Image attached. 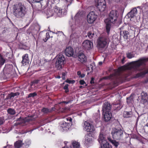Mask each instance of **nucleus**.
I'll use <instances>...</instances> for the list:
<instances>
[{
	"label": "nucleus",
	"instance_id": "f257e3e1",
	"mask_svg": "<svg viewBox=\"0 0 148 148\" xmlns=\"http://www.w3.org/2000/svg\"><path fill=\"white\" fill-rule=\"evenodd\" d=\"M27 9L24 4L19 3L16 5L14 9L13 14L15 17L19 19L24 18L27 12Z\"/></svg>",
	"mask_w": 148,
	"mask_h": 148
},
{
	"label": "nucleus",
	"instance_id": "f03ea898",
	"mask_svg": "<svg viewBox=\"0 0 148 148\" xmlns=\"http://www.w3.org/2000/svg\"><path fill=\"white\" fill-rule=\"evenodd\" d=\"M106 79H112V87L114 88L118 86L125 81L126 77L123 75H116L114 74H110L109 76L105 77Z\"/></svg>",
	"mask_w": 148,
	"mask_h": 148
},
{
	"label": "nucleus",
	"instance_id": "7ed1b4c3",
	"mask_svg": "<svg viewBox=\"0 0 148 148\" xmlns=\"http://www.w3.org/2000/svg\"><path fill=\"white\" fill-rule=\"evenodd\" d=\"M139 69V59L136 61L129 63L127 65L121 66L118 68L120 71L133 70L134 71L138 70Z\"/></svg>",
	"mask_w": 148,
	"mask_h": 148
},
{
	"label": "nucleus",
	"instance_id": "20e7f679",
	"mask_svg": "<svg viewBox=\"0 0 148 148\" xmlns=\"http://www.w3.org/2000/svg\"><path fill=\"white\" fill-rule=\"evenodd\" d=\"M111 134L113 139L116 140H122L124 136L123 130L120 128L112 129Z\"/></svg>",
	"mask_w": 148,
	"mask_h": 148
},
{
	"label": "nucleus",
	"instance_id": "39448f33",
	"mask_svg": "<svg viewBox=\"0 0 148 148\" xmlns=\"http://www.w3.org/2000/svg\"><path fill=\"white\" fill-rule=\"evenodd\" d=\"M65 59L64 56L62 54L58 55L56 62V66L58 69H62L64 66Z\"/></svg>",
	"mask_w": 148,
	"mask_h": 148
},
{
	"label": "nucleus",
	"instance_id": "423d86ee",
	"mask_svg": "<svg viewBox=\"0 0 148 148\" xmlns=\"http://www.w3.org/2000/svg\"><path fill=\"white\" fill-rule=\"evenodd\" d=\"M118 12L116 10H112L110 13L108 17L106 20V21L114 23L118 17Z\"/></svg>",
	"mask_w": 148,
	"mask_h": 148
},
{
	"label": "nucleus",
	"instance_id": "0eeeda50",
	"mask_svg": "<svg viewBox=\"0 0 148 148\" xmlns=\"http://www.w3.org/2000/svg\"><path fill=\"white\" fill-rule=\"evenodd\" d=\"M98 13L97 10L95 9L94 11L90 12L87 15V21L89 24H92L94 23L97 18Z\"/></svg>",
	"mask_w": 148,
	"mask_h": 148
},
{
	"label": "nucleus",
	"instance_id": "6e6552de",
	"mask_svg": "<svg viewBox=\"0 0 148 148\" xmlns=\"http://www.w3.org/2000/svg\"><path fill=\"white\" fill-rule=\"evenodd\" d=\"M95 9L97 10L98 13L103 12L106 6L105 0H98Z\"/></svg>",
	"mask_w": 148,
	"mask_h": 148
},
{
	"label": "nucleus",
	"instance_id": "1a4fd4ad",
	"mask_svg": "<svg viewBox=\"0 0 148 148\" xmlns=\"http://www.w3.org/2000/svg\"><path fill=\"white\" fill-rule=\"evenodd\" d=\"M107 45V42L106 39L100 37L97 41V46L98 48H103L105 47Z\"/></svg>",
	"mask_w": 148,
	"mask_h": 148
},
{
	"label": "nucleus",
	"instance_id": "9d476101",
	"mask_svg": "<svg viewBox=\"0 0 148 148\" xmlns=\"http://www.w3.org/2000/svg\"><path fill=\"white\" fill-rule=\"evenodd\" d=\"M37 113L35 112L34 115H30L29 114L27 116L25 117L23 119V122L26 123L29 122L31 121L35 120L36 118L38 117V115H37Z\"/></svg>",
	"mask_w": 148,
	"mask_h": 148
},
{
	"label": "nucleus",
	"instance_id": "9b49d317",
	"mask_svg": "<svg viewBox=\"0 0 148 148\" xmlns=\"http://www.w3.org/2000/svg\"><path fill=\"white\" fill-rule=\"evenodd\" d=\"M84 127L85 130L88 132H91L94 131L93 125L87 121L85 122Z\"/></svg>",
	"mask_w": 148,
	"mask_h": 148
},
{
	"label": "nucleus",
	"instance_id": "f8f14e48",
	"mask_svg": "<svg viewBox=\"0 0 148 148\" xmlns=\"http://www.w3.org/2000/svg\"><path fill=\"white\" fill-rule=\"evenodd\" d=\"M84 49L88 50L90 49L93 47V43L88 40H85L82 43Z\"/></svg>",
	"mask_w": 148,
	"mask_h": 148
},
{
	"label": "nucleus",
	"instance_id": "ddd939ff",
	"mask_svg": "<svg viewBox=\"0 0 148 148\" xmlns=\"http://www.w3.org/2000/svg\"><path fill=\"white\" fill-rule=\"evenodd\" d=\"M111 112H103L102 114L104 121L106 122L109 121L112 116Z\"/></svg>",
	"mask_w": 148,
	"mask_h": 148
},
{
	"label": "nucleus",
	"instance_id": "4468645a",
	"mask_svg": "<svg viewBox=\"0 0 148 148\" xmlns=\"http://www.w3.org/2000/svg\"><path fill=\"white\" fill-rule=\"evenodd\" d=\"M74 52L73 48L70 47H67L65 50L66 55L68 57L72 56L74 54Z\"/></svg>",
	"mask_w": 148,
	"mask_h": 148
},
{
	"label": "nucleus",
	"instance_id": "2eb2a0df",
	"mask_svg": "<svg viewBox=\"0 0 148 148\" xmlns=\"http://www.w3.org/2000/svg\"><path fill=\"white\" fill-rule=\"evenodd\" d=\"M111 109V105L108 102H105L103 105L102 111H110Z\"/></svg>",
	"mask_w": 148,
	"mask_h": 148
},
{
	"label": "nucleus",
	"instance_id": "dca6fc26",
	"mask_svg": "<svg viewBox=\"0 0 148 148\" xmlns=\"http://www.w3.org/2000/svg\"><path fill=\"white\" fill-rule=\"evenodd\" d=\"M78 57L79 60L82 63L85 62L87 60L86 56L83 53H79Z\"/></svg>",
	"mask_w": 148,
	"mask_h": 148
},
{
	"label": "nucleus",
	"instance_id": "f3484780",
	"mask_svg": "<svg viewBox=\"0 0 148 148\" xmlns=\"http://www.w3.org/2000/svg\"><path fill=\"white\" fill-rule=\"evenodd\" d=\"M92 134L91 133H89L86 134L85 136V143L88 144L90 143L92 141Z\"/></svg>",
	"mask_w": 148,
	"mask_h": 148
},
{
	"label": "nucleus",
	"instance_id": "a211bd4d",
	"mask_svg": "<svg viewBox=\"0 0 148 148\" xmlns=\"http://www.w3.org/2000/svg\"><path fill=\"white\" fill-rule=\"evenodd\" d=\"M54 13L59 16H61L62 13V9L57 6H55L54 8Z\"/></svg>",
	"mask_w": 148,
	"mask_h": 148
},
{
	"label": "nucleus",
	"instance_id": "6ab92c4d",
	"mask_svg": "<svg viewBox=\"0 0 148 148\" xmlns=\"http://www.w3.org/2000/svg\"><path fill=\"white\" fill-rule=\"evenodd\" d=\"M137 10L136 8H134L130 12L127 14L128 18H132L134 17L137 13Z\"/></svg>",
	"mask_w": 148,
	"mask_h": 148
},
{
	"label": "nucleus",
	"instance_id": "aec40b11",
	"mask_svg": "<svg viewBox=\"0 0 148 148\" xmlns=\"http://www.w3.org/2000/svg\"><path fill=\"white\" fill-rule=\"evenodd\" d=\"M29 61L28 54H26L22 56V60L21 63L23 65L26 64V63H29Z\"/></svg>",
	"mask_w": 148,
	"mask_h": 148
},
{
	"label": "nucleus",
	"instance_id": "412c9836",
	"mask_svg": "<svg viewBox=\"0 0 148 148\" xmlns=\"http://www.w3.org/2000/svg\"><path fill=\"white\" fill-rule=\"evenodd\" d=\"M108 140L115 147H117L119 145V143L118 142L116 141L115 140L112 139L110 137H108Z\"/></svg>",
	"mask_w": 148,
	"mask_h": 148
},
{
	"label": "nucleus",
	"instance_id": "4be33fe9",
	"mask_svg": "<svg viewBox=\"0 0 148 148\" xmlns=\"http://www.w3.org/2000/svg\"><path fill=\"white\" fill-rule=\"evenodd\" d=\"M141 99L143 100V102L144 103H146L147 102L148 99V97L147 94L144 92H143L141 93Z\"/></svg>",
	"mask_w": 148,
	"mask_h": 148
},
{
	"label": "nucleus",
	"instance_id": "5701e85b",
	"mask_svg": "<svg viewBox=\"0 0 148 148\" xmlns=\"http://www.w3.org/2000/svg\"><path fill=\"white\" fill-rule=\"evenodd\" d=\"M105 22L106 23V31L108 34H109L111 26V23H112L109 22L108 21H106V20H105Z\"/></svg>",
	"mask_w": 148,
	"mask_h": 148
},
{
	"label": "nucleus",
	"instance_id": "b1692460",
	"mask_svg": "<svg viewBox=\"0 0 148 148\" xmlns=\"http://www.w3.org/2000/svg\"><path fill=\"white\" fill-rule=\"evenodd\" d=\"M101 148H112L111 145L107 141L106 142H104L101 144Z\"/></svg>",
	"mask_w": 148,
	"mask_h": 148
},
{
	"label": "nucleus",
	"instance_id": "393cba45",
	"mask_svg": "<svg viewBox=\"0 0 148 148\" xmlns=\"http://www.w3.org/2000/svg\"><path fill=\"white\" fill-rule=\"evenodd\" d=\"M99 142L101 144L104 142H106V140L104 137L103 135V134H100L99 136L98 139Z\"/></svg>",
	"mask_w": 148,
	"mask_h": 148
},
{
	"label": "nucleus",
	"instance_id": "a878e982",
	"mask_svg": "<svg viewBox=\"0 0 148 148\" xmlns=\"http://www.w3.org/2000/svg\"><path fill=\"white\" fill-rule=\"evenodd\" d=\"M23 144L21 140H18L16 142L14 143V146L16 148H20L23 145Z\"/></svg>",
	"mask_w": 148,
	"mask_h": 148
},
{
	"label": "nucleus",
	"instance_id": "bb28decb",
	"mask_svg": "<svg viewBox=\"0 0 148 148\" xmlns=\"http://www.w3.org/2000/svg\"><path fill=\"white\" fill-rule=\"evenodd\" d=\"M127 57L128 59H131L134 57L135 54L133 51L127 52L126 53Z\"/></svg>",
	"mask_w": 148,
	"mask_h": 148
},
{
	"label": "nucleus",
	"instance_id": "cd10ccee",
	"mask_svg": "<svg viewBox=\"0 0 148 148\" xmlns=\"http://www.w3.org/2000/svg\"><path fill=\"white\" fill-rule=\"evenodd\" d=\"M123 116L126 118L131 117L132 116V112H124Z\"/></svg>",
	"mask_w": 148,
	"mask_h": 148
},
{
	"label": "nucleus",
	"instance_id": "c85d7f7f",
	"mask_svg": "<svg viewBox=\"0 0 148 148\" xmlns=\"http://www.w3.org/2000/svg\"><path fill=\"white\" fill-rule=\"evenodd\" d=\"M133 101V97L132 95H131L130 97L127 98V102L128 104L130 105Z\"/></svg>",
	"mask_w": 148,
	"mask_h": 148
},
{
	"label": "nucleus",
	"instance_id": "c756f323",
	"mask_svg": "<svg viewBox=\"0 0 148 148\" xmlns=\"http://www.w3.org/2000/svg\"><path fill=\"white\" fill-rule=\"evenodd\" d=\"M148 61V58H143L139 59V65L144 64L145 62Z\"/></svg>",
	"mask_w": 148,
	"mask_h": 148
},
{
	"label": "nucleus",
	"instance_id": "7c9ffc66",
	"mask_svg": "<svg viewBox=\"0 0 148 148\" xmlns=\"http://www.w3.org/2000/svg\"><path fill=\"white\" fill-rule=\"evenodd\" d=\"M5 60L3 56L0 54V67L5 62Z\"/></svg>",
	"mask_w": 148,
	"mask_h": 148
},
{
	"label": "nucleus",
	"instance_id": "2f4dec72",
	"mask_svg": "<svg viewBox=\"0 0 148 148\" xmlns=\"http://www.w3.org/2000/svg\"><path fill=\"white\" fill-rule=\"evenodd\" d=\"M73 148H79L80 147V144L78 142L76 141H74L72 143Z\"/></svg>",
	"mask_w": 148,
	"mask_h": 148
},
{
	"label": "nucleus",
	"instance_id": "473e14b6",
	"mask_svg": "<svg viewBox=\"0 0 148 148\" xmlns=\"http://www.w3.org/2000/svg\"><path fill=\"white\" fill-rule=\"evenodd\" d=\"M148 73V69L144 70L139 71V77H143L146 73Z\"/></svg>",
	"mask_w": 148,
	"mask_h": 148
},
{
	"label": "nucleus",
	"instance_id": "72a5a7b5",
	"mask_svg": "<svg viewBox=\"0 0 148 148\" xmlns=\"http://www.w3.org/2000/svg\"><path fill=\"white\" fill-rule=\"evenodd\" d=\"M94 35V33L92 31H90L88 32L87 33V36L90 39L92 38Z\"/></svg>",
	"mask_w": 148,
	"mask_h": 148
},
{
	"label": "nucleus",
	"instance_id": "f704fd0d",
	"mask_svg": "<svg viewBox=\"0 0 148 148\" xmlns=\"http://www.w3.org/2000/svg\"><path fill=\"white\" fill-rule=\"evenodd\" d=\"M40 81V79H35L31 83V86H32L33 85H35V84H38L39 82Z\"/></svg>",
	"mask_w": 148,
	"mask_h": 148
},
{
	"label": "nucleus",
	"instance_id": "c9c22d12",
	"mask_svg": "<svg viewBox=\"0 0 148 148\" xmlns=\"http://www.w3.org/2000/svg\"><path fill=\"white\" fill-rule=\"evenodd\" d=\"M114 108H115L114 110H116V111L119 110L122 107L120 105L116 104L114 106Z\"/></svg>",
	"mask_w": 148,
	"mask_h": 148
},
{
	"label": "nucleus",
	"instance_id": "e433bc0d",
	"mask_svg": "<svg viewBox=\"0 0 148 148\" xmlns=\"http://www.w3.org/2000/svg\"><path fill=\"white\" fill-rule=\"evenodd\" d=\"M50 38L49 33L47 32L46 34V37L45 38L43 39V40L45 42H46L47 40Z\"/></svg>",
	"mask_w": 148,
	"mask_h": 148
},
{
	"label": "nucleus",
	"instance_id": "4c0bfd02",
	"mask_svg": "<svg viewBox=\"0 0 148 148\" xmlns=\"http://www.w3.org/2000/svg\"><path fill=\"white\" fill-rule=\"evenodd\" d=\"M124 35L123 37L127 39L128 37V35L129 34V32L128 31L124 30L123 32Z\"/></svg>",
	"mask_w": 148,
	"mask_h": 148
},
{
	"label": "nucleus",
	"instance_id": "58836bf2",
	"mask_svg": "<svg viewBox=\"0 0 148 148\" xmlns=\"http://www.w3.org/2000/svg\"><path fill=\"white\" fill-rule=\"evenodd\" d=\"M37 95V93L36 92H34L33 93H30L28 95V98L31 97H33Z\"/></svg>",
	"mask_w": 148,
	"mask_h": 148
},
{
	"label": "nucleus",
	"instance_id": "ea45409f",
	"mask_svg": "<svg viewBox=\"0 0 148 148\" xmlns=\"http://www.w3.org/2000/svg\"><path fill=\"white\" fill-rule=\"evenodd\" d=\"M69 85L68 84H66L63 88L64 90H65V92L67 93L69 91L68 86Z\"/></svg>",
	"mask_w": 148,
	"mask_h": 148
},
{
	"label": "nucleus",
	"instance_id": "a19ab883",
	"mask_svg": "<svg viewBox=\"0 0 148 148\" xmlns=\"http://www.w3.org/2000/svg\"><path fill=\"white\" fill-rule=\"evenodd\" d=\"M13 97L14 95H13L12 92L10 94L8 95L7 97V98L8 99H11L12 98H13Z\"/></svg>",
	"mask_w": 148,
	"mask_h": 148
},
{
	"label": "nucleus",
	"instance_id": "79ce46f5",
	"mask_svg": "<svg viewBox=\"0 0 148 148\" xmlns=\"http://www.w3.org/2000/svg\"><path fill=\"white\" fill-rule=\"evenodd\" d=\"M5 122V121L3 118L0 117V125L3 124Z\"/></svg>",
	"mask_w": 148,
	"mask_h": 148
},
{
	"label": "nucleus",
	"instance_id": "37998d69",
	"mask_svg": "<svg viewBox=\"0 0 148 148\" xmlns=\"http://www.w3.org/2000/svg\"><path fill=\"white\" fill-rule=\"evenodd\" d=\"M79 84L81 85H84V84H86V86L87 85L85 82L83 80H81L79 81Z\"/></svg>",
	"mask_w": 148,
	"mask_h": 148
},
{
	"label": "nucleus",
	"instance_id": "c03bdc74",
	"mask_svg": "<svg viewBox=\"0 0 148 148\" xmlns=\"http://www.w3.org/2000/svg\"><path fill=\"white\" fill-rule=\"evenodd\" d=\"M66 82L69 83H74L75 82V81L74 80H69L68 79H67L66 81Z\"/></svg>",
	"mask_w": 148,
	"mask_h": 148
},
{
	"label": "nucleus",
	"instance_id": "a18cd8bd",
	"mask_svg": "<svg viewBox=\"0 0 148 148\" xmlns=\"http://www.w3.org/2000/svg\"><path fill=\"white\" fill-rule=\"evenodd\" d=\"M13 95H14V97L15 96H18L20 95V93L19 92H16V93H14L12 92Z\"/></svg>",
	"mask_w": 148,
	"mask_h": 148
},
{
	"label": "nucleus",
	"instance_id": "49530a36",
	"mask_svg": "<svg viewBox=\"0 0 148 148\" xmlns=\"http://www.w3.org/2000/svg\"><path fill=\"white\" fill-rule=\"evenodd\" d=\"M8 112L9 114H11V115H14L16 113L15 112Z\"/></svg>",
	"mask_w": 148,
	"mask_h": 148
},
{
	"label": "nucleus",
	"instance_id": "de8ad7c7",
	"mask_svg": "<svg viewBox=\"0 0 148 148\" xmlns=\"http://www.w3.org/2000/svg\"><path fill=\"white\" fill-rule=\"evenodd\" d=\"M41 111H49V109L46 108H43L42 110H41Z\"/></svg>",
	"mask_w": 148,
	"mask_h": 148
},
{
	"label": "nucleus",
	"instance_id": "09e8293b",
	"mask_svg": "<svg viewBox=\"0 0 148 148\" xmlns=\"http://www.w3.org/2000/svg\"><path fill=\"white\" fill-rule=\"evenodd\" d=\"M125 57L123 56V58L121 60V62L123 64L124 63V62L125 61Z\"/></svg>",
	"mask_w": 148,
	"mask_h": 148
},
{
	"label": "nucleus",
	"instance_id": "8fccbe9b",
	"mask_svg": "<svg viewBox=\"0 0 148 148\" xmlns=\"http://www.w3.org/2000/svg\"><path fill=\"white\" fill-rule=\"evenodd\" d=\"M71 101H63L62 102L66 104H68L69 103H70Z\"/></svg>",
	"mask_w": 148,
	"mask_h": 148
},
{
	"label": "nucleus",
	"instance_id": "3c124183",
	"mask_svg": "<svg viewBox=\"0 0 148 148\" xmlns=\"http://www.w3.org/2000/svg\"><path fill=\"white\" fill-rule=\"evenodd\" d=\"M68 121H72V119L71 118L69 117L66 119Z\"/></svg>",
	"mask_w": 148,
	"mask_h": 148
},
{
	"label": "nucleus",
	"instance_id": "603ef678",
	"mask_svg": "<svg viewBox=\"0 0 148 148\" xmlns=\"http://www.w3.org/2000/svg\"><path fill=\"white\" fill-rule=\"evenodd\" d=\"M134 29V27H131V26H129L128 28V29L129 31L130 29H132V30L133 31L134 30H133V29Z\"/></svg>",
	"mask_w": 148,
	"mask_h": 148
},
{
	"label": "nucleus",
	"instance_id": "864d4df0",
	"mask_svg": "<svg viewBox=\"0 0 148 148\" xmlns=\"http://www.w3.org/2000/svg\"><path fill=\"white\" fill-rule=\"evenodd\" d=\"M77 74L79 76V77L81 75V71H78L77 72Z\"/></svg>",
	"mask_w": 148,
	"mask_h": 148
},
{
	"label": "nucleus",
	"instance_id": "5fc2aeb1",
	"mask_svg": "<svg viewBox=\"0 0 148 148\" xmlns=\"http://www.w3.org/2000/svg\"><path fill=\"white\" fill-rule=\"evenodd\" d=\"M94 83V78H92L91 79L90 81V83L91 84H92Z\"/></svg>",
	"mask_w": 148,
	"mask_h": 148
},
{
	"label": "nucleus",
	"instance_id": "6e6d98bb",
	"mask_svg": "<svg viewBox=\"0 0 148 148\" xmlns=\"http://www.w3.org/2000/svg\"><path fill=\"white\" fill-rule=\"evenodd\" d=\"M85 74H81V75L79 77L81 78H83L85 77Z\"/></svg>",
	"mask_w": 148,
	"mask_h": 148
},
{
	"label": "nucleus",
	"instance_id": "4d7b16f0",
	"mask_svg": "<svg viewBox=\"0 0 148 148\" xmlns=\"http://www.w3.org/2000/svg\"><path fill=\"white\" fill-rule=\"evenodd\" d=\"M7 111H15L14 110L12 109L11 108H8L7 110Z\"/></svg>",
	"mask_w": 148,
	"mask_h": 148
},
{
	"label": "nucleus",
	"instance_id": "13d9d810",
	"mask_svg": "<svg viewBox=\"0 0 148 148\" xmlns=\"http://www.w3.org/2000/svg\"><path fill=\"white\" fill-rule=\"evenodd\" d=\"M66 75V73L65 72H62V76H65Z\"/></svg>",
	"mask_w": 148,
	"mask_h": 148
},
{
	"label": "nucleus",
	"instance_id": "bf43d9fd",
	"mask_svg": "<svg viewBox=\"0 0 148 148\" xmlns=\"http://www.w3.org/2000/svg\"><path fill=\"white\" fill-rule=\"evenodd\" d=\"M102 62H99V65H101L102 64Z\"/></svg>",
	"mask_w": 148,
	"mask_h": 148
},
{
	"label": "nucleus",
	"instance_id": "052dcab7",
	"mask_svg": "<svg viewBox=\"0 0 148 148\" xmlns=\"http://www.w3.org/2000/svg\"><path fill=\"white\" fill-rule=\"evenodd\" d=\"M77 114L79 116H81L82 115V114L81 113H77Z\"/></svg>",
	"mask_w": 148,
	"mask_h": 148
},
{
	"label": "nucleus",
	"instance_id": "680f3d73",
	"mask_svg": "<svg viewBox=\"0 0 148 148\" xmlns=\"http://www.w3.org/2000/svg\"><path fill=\"white\" fill-rule=\"evenodd\" d=\"M136 77H139V73H138L136 75Z\"/></svg>",
	"mask_w": 148,
	"mask_h": 148
},
{
	"label": "nucleus",
	"instance_id": "e2e57ef3",
	"mask_svg": "<svg viewBox=\"0 0 148 148\" xmlns=\"http://www.w3.org/2000/svg\"><path fill=\"white\" fill-rule=\"evenodd\" d=\"M138 119H139V116H138V117L137 118V121H136V123L137 124L138 121Z\"/></svg>",
	"mask_w": 148,
	"mask_h": 148
},
{
	"label": "nucleus",
	"instance_id": "0e129e2a",
	"mask_svg": "<svg viewBox=\"0 0 148 148\" xmlns=\"http://www.w3.org/2000/svg\"><path fill=\"white\" fill-rule=\"evenodd\" d=\"M67 2H71L73 0H66Z\"/></svg>",
	"mask_w": 148,
	"mask_h": 148
},
{
	"label": "nucleus",
	"instance_id": "69168bd1",
	"mask_svg": "<svg viewBox=\"0 0 148 148\" xmlns=\"http://www.w3.org/2000/svg\"><path fill=\"white\" fill-rule=\"evenodd\" d=\"M62 78L63 80H65V76H62Z\"/></svg>",
	"mask_w": 148,
	"mask_h": 148
},
{
	"label": "nucleus",
	"instance_id": "338daca9",
	"mask_svg": "<svg viewBox=\"0 0 148 148\" xmlns=\"http://www.w3.org/2000/svg\"><path fill=\"white\" fill-rule=\"evenodd\" d=\"M124 26H123V27H121V28H120V30H123V28H124Z\"/></svg>",
	"mask_w": 148,
	"mask_h": 148
},
{
	"label": "nucleus",
	"instance_id": "774afa93",
	"mask_svg": "<svg viewBox=\"0 0 148 148\" xmlns=\"http://www.w3.org/2000/svg\"><path fill=\"white\" fill-rule=\"evenodd\" d=\"M63 148H69V147L67 146H65V147H63Z\"/></svg>",
	"mask_w": 148,
	"mask_h": 148
}]
</instances>
